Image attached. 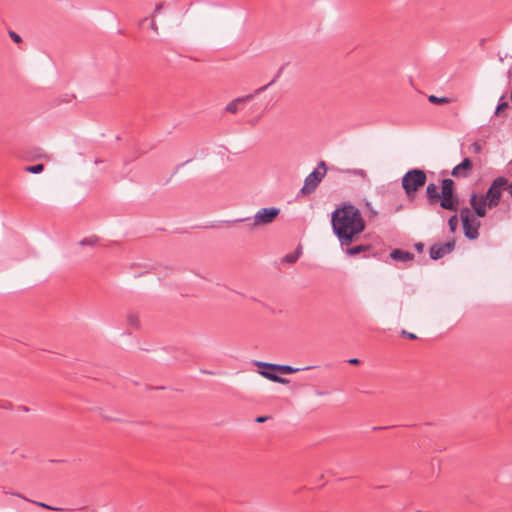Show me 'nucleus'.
Returning a JSON list of instances; mask_svg holds the SVG:
<instances>
[{
    "instance_id": "16",
    "label": "nucleus",
    "mask_w": 512,
    "mask_h": 512,
    "mask_svg": "<svg viewBox=\"0 0 512 512\" xmlns=\"http://www.w3.org/2000/svg\"><path fill=\"white\" fill-rule=\"evenodd\" d=\"M369 248H370L369 245H357L354 247H348L346 249V253L350 256H355V255L360 254L361 252L369 250Z\"/></svg>"
},
{
    "instance_id": "15",
    "label": "nucleus",
    "mask_w": 512,
    "mask_h": 512,
    "mask_svg": "<svg viewBox=\"0 0 512 512\" xmlns=\"http://www.w3.org/2000/svg\"><path fill=\"white\" fill-rule=\"evenodd\" d=\"M273 372L274 371L269 370V369L259 371V373L263 377H265V378H267V379H269V380H271L273 382L281 383V384H288L289 383L288 379L282 378V377L278 376L277 374H275Z\"/></svg>"
},
{
    "instance_id": "2",
    "label": "nucleus",
    "mask_w": 512,
    "mask_h": 512,
    "mask_svg": "<svg viewBox=\"0 0 512 512\" xmlns=\"http://www.w3.org/2000/svg\"><path fill=\"white\" fill-rule=\"evenodd\" d=\"M427 176L421 169H411L402 177V187L407 198L413 201L416 198L418 190L426 183Z\"/></svg>"
},
{
    "instance_id": "5",
    "label": "nucleus",
    "mask_w": 512,
    "mask_h": 512,
    "mask_svg": "<svg viewBox=\"0 0 512 512\" xmlns=\"http://www.w3.org/2000/svg\"><path fill=\"white\" fill-rule=\"evenodd\" d=\"M507 184L508 179L503 176H499L492 181L486 194H484L485 198L488 201V208L492 209L499 205L502 197V191L505 189Z\"/></svg>"
},
{
    "instance_id": "14",
    "label": "nucleus",
    "mask_w": 512,
    "mask_h": 512,
    "mask_svg": "<svg viewBox=\"0 0 512 512\" xmlns=\"http://www.w3.org/2000/svg\"><path fill=\"white\" fill-rule=\"evenodd\" d=\"M390 257L396 261H411L414 259V254L402 249H394L390 253Z\"/></svg>"
},
{
    "instance_id": "24",
    "label": "nucleus",
    "mask_w": 512,
    "mask_h": 512,
    "mask_svg": "<svg viewBox=\"0 0 512 512\" xmlns=\"http://www.w3.org/2000/svg\"><path fill=\"white\" fill-rule=\"evenodd\" d=\"M9 36L16 43H20L22 41L21 37L14 31H9Z\"/></svg>"
},
{
    "instance_id": "4",
    "label": "nucleus",
    "mask_w": 512,
    "mask_h": 512,
    "mask_svg": "<svg viewBox=\"0 0 512 512\" xmlns=\"http://www.w3.org/2000/svg\"><path fill=\"white\" fill-rule=\"evenodd\" d=\"M440 206L449 211H458L459 199L455 194V183L452 179L446 178L441 183Z\"/></svg>"
},
{
    "instance_id": "21",
    "label": "nucleus",
    "mask_w": 512,
    "mask_h": 512,
    "mask_svg": "<svg viewBox=\"0 0 512 512\" xmlns=\"http://www.w3.org/2000/svg\"><path fill=\"white\" fill-rule=\"evenodd\" d=\"M127 320H128V323L130 325H132L133 327L135 328H138L139 327V318L136 314L134 313H130L128 316H127Z\"/></svg>"
},
{
    "instance_id": "10",
    "label": "nucleus",
    "mask_w": 512,
    "mask_h": 512,
    "mask_svg": "<svg viewBox=\"0 0 512 512\" xmlns=\"http://www.w3.org/2000/svg\"><path fill=\"white\" fill-rule=\"evenodd\" d=\"M472 168H473L472 161L469 158H464L460 164L456 165L452 169L451 174H452V176L457 177V178L458 177L466 178L470 175Z\"/></svg>"
},
{
    "instance_id": "27",
    "label": "nucleus",
    "mask_w": 512,
    "mask_h": 512,
    "mask_svg": "<svg viewBox=\"0 0 512 512\" xmlns=\"http://www.w3.org/2000/svg\"><path fill=\"white\" fill-rule=\"evenodd\" d=\"M366 207H367V209H368L369 214L371 215V217H376V216L378 215L377 211H375V210L373 209V207L371 206V204H370V203H366Z\"/></svg>"
},
{
    "instance_id": "9",
    "label": "nucleus",
    "mask_w": 512,
    "mask_h": 512,
    "mask_svg": "<svg viewBox=\"0 0 512 512\" xmlns=\"http://www.w3.org/2000/svg\"><path fill=\"white\" fill-rule=\"evenodd\" d=\"M455 240L448 241L444 244H434L430 247L429 255L433 260H438L445 255L451 253L455 248Z\"/></svg>"
},
{
    "instance_id": "28",
    "label": "nucleus",
    "mask_w": 512,
    "mask_h": 512,
    "mask_svg": "<svg viewBox=\"0 0 512 512\" xmlns=\"http://www.w3.org/2000/svg\"><path fill=\"white\" fill-rule=\"evenodd\" d=\"M38 506L40 507H43V508H46V509H50V510H62L61 508H54V507H51L45 503H42V502H35Z\"/></svg>"
},
{
    "instance_id": "17",
    "label": "nucleus",
    "mask_w": 512,
    "mask_h": 512,
    "mask_svg": "<svg viewBox=\"0 0 512 512\" xmlns=\"http://www.w3.org/2000/svg\"><path fill=\"white\" fill-rule=\"evenodd\" d=\"M428 100L433 104H447L451 102V100L447 97H437L435 95H430Z\"/></svg>"
},
{
    "instance_id": "20",
    "label": "nucleus",
    "mask_w": 512,
    "mask_h": 512,
    "mask_svg": "<svg viewBox=\"0 0 512 512\" xmlns=\"http://www.w3.org/2000/svg\"><path fill=\"white\" fill-rule=\"evenodd\" d=\"M97 243V237H87L79 242L81 246H94Z\"/></svg>"
},
{
    "instance_id": "32",
    "label": "nucleus",
    "mask_w": 512,
    "mask_h": 512,
    "mask_svg": "<svg viewBox=\"0 0 512 512\" xmlns=\"http://www.w3.org/2000/svg\"><path fill=\"white\" fill-rule=\"evenodd\" d=\"M348 362H349L350 364H352V365H357V364H359V362H360V361H359V359H357V358H352V359H349V361H348Z\"/></svg>"
},
{
    "instance_id": "23",
    "label": "nucleus",
    "mask_w": 512,
    "mask_h": 512,
    "mask_svg": "<svg viewBox=\"0 0 512 512\" xmlns=\"http://www.w3.org/2000/svg\"><path fill=\"white\" fill-rule=\"evenodd\" d=\"M507 108H508V103H507V102H505V101L500 102V103L498 104L497 108H496L495 114H496V115H500V113H501L502 111H504L505 109H507Z\"/></svg>"
},
{
    "instance_id": "11",
    "label": "nucleus",
    "mask_w": 512,
    "mask_h": 512,
    "mask_svg": "<svg viewBox=\"0 0 512 512\" xmlns=\"http://www.w3.org/2000/svg\"><path fill=\"white\" fill-rule=\"evenodd\" d=\"M256 365L258 367H262L264 369H269L272 371H278L283 374H291L300 371L299 368H293L292 366L289 365H278L265 362H257Z\"/></svg>"
},
{
    "instance_id": "30",
    "label": "nucleus",
    "mask_w": 512,
    "mask_h": 512,
    "mask_svg": "<svg viewBox=\"0 0 512 512\" xmlns=\"http://www.w3.org/2000/svg\"><path fill=\"white\" fill-rule=\"evenodd\" d=\"M505 189L508 191L510 197L512 198V182L507 184V186L505 187Z\"/></svg>"
},
{
    "instance_id": "22",
    "label": "nucleus",
    "mask_w": 512,
    "mask_h": 512,
    "mask_svg": "<svg viewBox=\"0 0 512 512\" xmlns=\"http://www.w3.org/2000/svg\"><path fill=\"white\" fill-rule=\"evenodd\" d=\"M298 257H299V253L296 252V253L286 255L283 260L287 263H294V262H296Z\"/></svg>"
},
{
    "instance_id": "33",
    "label": "nucleus",
    "mask_w": 512,
    "mask_h": 512,
    "mask_svg": "<svg viewBox=\"0 0 512 512\" xmlns=\"http://www.w3.org/2000/svg\"><path fill=\"white\" fill-rule=\"evenodd\" d=\"M423 246H424V245H423L422 243H417V244L415 245V247H416V249H417L418 251H422V250H423Z\"/></svg>"
},
{
    "instance_id": "3",
    "label": "nucleus",
    "mask_w": 512,
    "mask_h": 512,
    "mask_svg": "<svg viewBox=\"0 0 512 512\" xmlns=\"http://www.w3.org/2000/svg\"><path fill=\"white\" fill-rule=\"evenodd\" d=\"M459 217L462 221L463 232L466 238L475 240L479 237L480 217L473 214L469 207H462L459 210Z\"/></svg>"
},
{
    "instance_id": "12",
    "label": "nucleus",
    "mask_w": 512,
    "mask_h": 512,
    "mask_svg": "<svg viewBox=\"0 0 512 512\" xmlns=\"http://www.w3.org/2000/svg\"><path fill=\"white\" fill-rule=\"evenodd\" d=\"M426 197L430 205H435L440 199L438 186L435 183L428 184L426 188Z\"/></svg>"
},
{
    "instance_id": "25",
    "label": "nucleus",
    "mask_w": 512,
    "mask_h": 512,
    "mask_svg": "<svg viewBox=\"0 0 512 512\" xmlns=\"http://www.w3.org/2000/svg\"><path fill=\"white\" fill-rule=\"evenodd\" d=\"M401 335H402L403 337H407V338H409V339H411V340H415V339H417V336H416L414 333L407 332L406 330H402V331H401Z\"/></svg>"
},
{
    "instance_id": "26",
    "label": "nucleus",
    "mask_w": 512,
    "mask_h": 512,
    "mask_svg": "<svg viewBox=\"0 0 512 512\" xmlns=\"http://www.w3.org/2000/svg\"><path fill=\"white\" fill-rule=\"evenodd\" d=\"M473 151L475 153H479L481 150H482V146L479 142H474L472 145H471Z\"/></svg>"
},
{
    "instance_id": "7",
    "label": "nucleus",
    "mask_w": 512,
    "mask_h": 512,
    "mask_svg": "<svg viewBox=\"0 0 512 512\" xmlns=\"http://www.w3.org/2000/svg\"><path fill=\"white\" fill-rule=\"evenodd\" d=\"M280 210L275 207L262 208L254 216L253 226H261L272 223Z\"/></svg>"
},
{
    "instance_id": "1",
    "label": "nucleus",
    "mask_w": 512,
    "mask_h": 512,
    "mask_svg": "<svg viewBox=\"0 0 512 512\" xmlns=\"http://www.w3.org/2000/svg\"><path fill=\"white\" fill-rule=\"evenodd\" d=\"M331 224L341 246L352 244L365 229V221L359 209L347 203L333 211Z\"/></svg>"
},
{
    "instance_id": "13",
    "label": "nucleus",
    "mask_w": 512,
    "mask_h": 512,
    "mask_svg": "<svg viewBox=\"0 0 512 512\" xmlns=\"http://www.w3.org/2000/svg\"><path fill=\"white\" fill-rule=\"evenodd\" d=\"M253 97H254V95L250 94V95H246V96L239 97V98L232 100L231 102H229L227 104L226 111L229 113L235 114L238 111L239 104L250 101L253 99Z\"/></svg>"
},
{
    "instance_id": "6",
    "label": "nucleus",
    "mask_w": 512,
    "mask_h": 512,
    "mask_svg": "<svg viewBox=\"0 0 512 512\" xmlns=\"http://www.w3.org/2000/svg\"><path fill=\"white\" fill-rule=\"evenodd\" d=\"M327 172V167L324 161H321L317 168L314 169L304 181V185L301 188V193L304 195L311 194L316 190L322 179L325 177Z\"/></svg>"
},
{
    "instance_id": "31",
    "label": "nucleus",
    "mask_w": 512,
    "mask_h": 512,
    "mask_svg": "<svg viewBox=\"0 0 512 512\" xmlns=\"http://www.w3.org/2000/svg\"><path fill=\"white\" fill-rule=\"evenodd\" d=\"M267 419H268V417H267V416H259V417H257V418H256V422H258V423H263V422H265Z\"/></svg>"
},
{
    "instance_id": "19",
    "label": "nucleus",
    "mask_w": 512,
    "mask_h": 512,
    "mask_svg": "<svg viewBox=\"0 0 512 512\" xmlns=\"http://www.w3.org/2000/svg\"><path fill=\"white\" fill-rule=\"evenodd\" d=\"M448 226H449V229L452 233H454L457 229V226H458V216L455 214V215H452L449 220H448Z\"/></svg>"
},
{
    "instance_id": "18",
    "label": "nucleus",
    "mask_w": 512,
    "mask_h": 512,
    "mask_svg": "<svg viewBox=\"0 0 512 512\" xmlns=\"http://www.w3.org/2000/svg\"><path fill=\"white\" fill-rule=\"evenodd\" d=\"M44 170L43 164H36L33 166H27L25 167V171L32 173V174H38Z\"/></svg>"
},
{
    "instance_id": "29",
    "label": "nucleus",
    "mask_w": 512,
    "mask_h": 512,
    "mask_svg": "<svg viewBox=\"0 0 512 512\" xmlns=\"http://www.w3.org/2000/svg\"><path fill=\"white\" fill-rule=\"evenodd\" d=\"M275 82V79H273L270 83H268L267 85L265 86H262L260 87L259 89L256 90V94L260 93V92H263L268 86H270L271 84H273Z\"/></svg>"
},
{
    "instance_id": "34",
    "label": "nucleus",
    "mask_w": 512,
    "mask_h": 512,
    "mask_svg": "<svg viewBox=\"0 0 512 512\" xmlns=\"http://www.w3.org/2000/svg\"><path fill=\"white\" fill-rule=\"evenodd\" d=\"M161 8H162V5H157V6L155 7L154 14L158 13V12H159V10H161Z\"/></svg>"
},
{
    "instance_id": "8",
    "label": "nucleus",
    "mask_w": 512,
    "mask_h": 512,
    "mask_svg": "<svg viewBox=\"0 0 512 512\" xmlns=\"http://www.w3.org/2000/svg\"><path fill=\"white\" fill-rule=\"evenodd\" d=\"M470 205L472 207L473 214H476L478 217H485L487 214V199L484 194H477L476 192L471 193L469 199Z\"/></svg>"
}]
</instances>
